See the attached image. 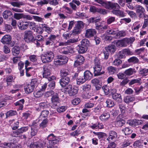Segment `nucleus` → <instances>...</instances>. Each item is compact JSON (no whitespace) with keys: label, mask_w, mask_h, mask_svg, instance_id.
<instances>
[{"label":"nucleus","mask_w":148,"mask_h":148,"mask_svg":"<svg viewBox=\"0 0 148 148\" xmlns=\"http://www.w3.org/2000/svg\"><path fill=\"white\" fill-rule=\"evenodd\" d=\"M94 76L100 75L104 74L105 72L101 71L102 68V64L101 62V60L99 58L96 57L94 60Z\"/></svg>","instance_id":"obj_1"},{"label":"nucleus","mask_w":148,"mask_h":148,"mask_svg":"<svg viewBox=\"0 0 148 148\" xmlns=\"http://www.w3.org/2000/svg\"><path fill=\"white\" fill-rule=\"evenodd\" d=\"M58 138L55 136L53 134L49 135L47 137L49 143L47 148H58L57 145L59 142Z\"/></svg>","instance_id":"obj_2"},{"label":"nucleus","mask_w":148,"mask_h":148,"mask_svg":"<svg viewBox=\"0 0 148 148\" xmlns=\"http://www.w3.org/2000/svg\"><path fill=\"white\" fill-rule=\"evenodd\" d=\"M58 138L55 136L53 134L49 135L47 137L49 143L47 148H58L57 145L59 142Z\"/></svg>","instance_id":"obj_3"},{"label":"nucleus","mask_w":148,"mask_h":148,"mask_svg":"<svg viewBox=\"0 0 148 148\" xmlns=\"http://www.w3.org/2000/svg\"><path fill=\"white\" fill-rule=\"evenodd\" d=\"M54 58V53L51 51H47L41 56V60L43 63L50 62Z\"/></svg>","instance_id":"obj_4"},{"label":"nucleus","mask_w":148,"mask_h":148,"mask_svg":"<svg viewBox=\"0 0 148 148\" xmlns=\"http://www.w3.org/2000/svg\"><path fill=\"white\" fill-rule=\"evenodd\" d=\"M112 3L115 4L114 7H110L109 9H107L108 10H112V12L113 14L119 16L120 17H124L125 15L124 12L119 10L120 7L119 4L116 3L112 2Z\"/></svg>","instance_id":"obj_5"},{"label":"nucleus","mask_w":148,"mask_h":148,"mask_svg":"<svg viewBox=\"0 0 148 148\" xmlns=\"http://www.w3.org/2000/svg\"><path fill=\"white\" fill-rule=\"evenodd\" d=\"M24 40L27 43L32 42L34 41V37L33 34V32L31 31H25L23 35Z\"/></svg>","instance_id":"obj_6"},{"label":"nucleus","mask_w":148,"mask_h":148,"mask_svg":"<svg viewBox=\"0 0 148 148\" xmlns=\"http://www.w3.org/2000/svg\"><path fill=\"white\" fill-rule=\"evenodd\" d=\"M11 40V36L9 35L6 34L2 37L0 41L3 44L8 45L12 47L14 45V43Z\"/></svg>","instance_id":"obj_7"},{"label":"nucleus","mask_w":148,"mask_h":148,"mask_svg":"<svg viewBox=\"0 0 148 148\" xmlns=\"http://www.w3.org/2000/svg\"><path fill=\"white\" fill-rule=\"evenodd\" d=\"M105 49L103 51V53L104 56V59L105 60H107L108 59L109 57V52L112 53H114L115 51L116 47L114 45H110L108 47H105Z\"/></svg>","instance_id":"obj_8"},{"label":"nucleus","mask_w":148,"mask_h":148,"mask_svg":"<svg viewBox=\"0 0 148 148\" xmlns=\"http://www.w3.org/2000/svg\"><path fill=\"white\" fill-rule=\"evenodd\" d=\"M94 1L101 5L106 9H109L110 7H113L115 4L112 3V2L110 1H107L103 0H94Z\"/></svg>","instance_id":"obj_9"},{"label":"nucleus","mask_w":148,"mask_h":148,"mask_svg":"<svg viewBox=\"0 0 148 148\" xmlns=\"http://www.w3.org/2000/svg\"><path fill=\"white\" fill-rule=\"evenodd\" d=\"M43 143L40 140H36V138L33 139V142L29 145V148H41L43 147Z\"/></svg>","instance_id":"obj_10"},{"label":"nucleus","mask_w":148,"mask_h":148,"mask_svg":"<svg viewBox=\"0 0 148 148\" xmlns=\"http://www.w3.org/2000/svg\"><path fill=\"white\" fill-rule=\"evenodd\" d=\"M68 62V58L66 56H59L57 60L54 61L55 64L57 65H62Z\"/></svg>","instance_id":"obj_11"},{"label":"nucleus","mask_w":148,"mask_h":148,"mask_svg":"<svg viewBox=\"0 0 148 148\" xmlns=\"http://www.w3.org/2000/svg\"><path fill=\"white\" fill-rule=\"evenodd\" d=\"M136 12L140 18H143L144 15L145 11V8L142 6L139 5H136L135 6Z\"/></svg>","instance_id":"obj_12"},{"label":"nucleus","mask_w":148,"mask_h":148,"mask_svg":"<svg viewBox=\"0 0 148 148\" xmlns=\"http://www.w3.org/2000/svg\"><path fill=\"white\" fill-rule=\"evenodd\" d=\"M75 58L76 60L74 62V66L75 67L82 64L84 60L83 56L80 55H76Z\"/></svg>","instance_id":"obj_13"},{"label":"nucleus","mask_w":148,"mask_h":148,"mask_svg":"<svg viewBox=\"0 0 148 148\" xmlns=\"http://www.w3.org/2000/svg\"><path fill=\"white\" fill-rule=\"evenodd\" d=\"M96 32L95 29L92 28L88 29L86 31L85 37L90 38L94 36L96 34Z\"/></svg>","instance_id":"obj_14"},{"label":"nucleus","mask_w":148,"mask_h":148,"mask_svg":"<svg viewBox=\"0 0 148 148\" xmlns=\"http://www.w3.org/2000/svg\"><path fill=\"white\" fill-rule=\"evenodd\" d=\"M65 88L68 89V93L70 96H74L76 94L78 90V87L76 86L72 87L71 86L70 87Z\"/></svg>","instance_id":"obj_15"},{"label":"nucleus","mask_w":148,"mask_h":148,"mask_svg":"<svg viewBox=\"0 0 148 148\" xmlns=\"http://www.w3.org/2000/svg\"><path fill=\"white\" fill-rule=\"evenodd\" d=\"M125 123V121L124 120L121 118L120 115L117 117L114 122L115 126L119 127H122Z\"/></svg>","instance_id":"obj_16"},{"label":"nucleus","mask_w":148,"mask_h":148,"mask_svg":"<svg viewBox=\"0 0 148 148\" xmlns=\"http://www.w3.org/2000/svg\"><path fill=\"white\" fill-rule=\"evenodd\" d=\"M42 77L43 78H47L50 75V70L46 66H44L43 67Z\"/></svg>","instance_id":"obj_17"},{"label":"nucleus","mask_w":148,"mask_h":148,"mask_svg":"<svg viewBox=\"0 0 148 148\" xmlns=\"http://www.w3.org/2000/svg\"><path fill=\"white\" fill-rule=\"evenodd\" d=\"M56 36L54 35H51L49 37L47 38L45 42L46 45H52L54 43V41L56 40Z\"/></svg>","instance_id":"obj_18"},{"label":"nucleus","mask_w":148,"mask_h":148,"mask_svg":"<svg viewBox=\"0 0 148 148\" xmlns=\"http://www.w3.org/2000/svg\"><path fill=\"white\" fill-rule=\"evenodd\" d=\"M70 81L69 77L61 78L60 80V83L62 87H65L67 85Z\"/></svg>","instance_id":"obj_19"},{"label":"nucleus","mask_w":148,"mask_h":148,"mask_svg":"<svg viewBox=\"0 0 148 148\" xmlns=\"http://www.w3.org/2000/svg\"><path fill=\"white\" fill-rule=\"evenodd\" d=\"M3 16L5 19H12L13 16L11 11L9 10H6L3 12Z\"/></svg>","instance_id":"obj_20"},{"label":"nucleus","mask_w":148,"mask_h":148,"mask_svg":"<svg viewBox=\"0 0 148 148\" xmlns=\"http://www.w3.org/2000/svg\"><path fill=\"white\" fill-rule=\"evenodd\" d=\"M114 42V43L116 44L117 47H125L127 46L125 38L122 40L115 41Z\"/></svg>","instance_id":"obj_21"},{"label":"nucleus","mask_w":148,"mask_h":148,"mask_svg":"<svg viewBox=\"0 0 148 148\" xmlns=\"http://www.w3.org/2000/svg\"><path fill=\"white\" fill-rule=\"evenodd\" d=\"M18 25L20 29L24 30L27 28L28 23L27 22H19L18 23Z\"/></svg>","instance_id":"obj_22"},{"label":"nucleus","mask_w":148,"mask_h":148,"mask_svg":"<svg viewBox=\"0 0 148 148\" xmlns=\"http://www.w3.org/2000/svg\"><path fill=\"white\" fill-rule=\"evenodd\" d=\"M110 117V114L107 111L104 112L99 117L100 119L102 121H106Z\"/></svg>","instance_id":"obj_23"},{"label":"nucleus","mask_w":148,"mask_h":148,"mask_svg":"<svg viewBox=\"0 0 148 148\" xmlns=\"http://www.w3.org/2000/svg\"><path fill=\"white\" fill-rule=\"evenodd\" d=\"M77 50L79 53H83L86 52L88 48L86 47L82 46L81 44L78 45L77 47Z\"/></svg>","instance_id":"obj_24"},{"label":"nucleus","mask_w":148,"mask_h":148,"mask_svg":"<svg viewBox=\"0 0 148 148\" xmlns=\"http://www.w3.org/2000/svg\"><path fill=\"white\" fill-rule=\"evenodd\" d=\"M34 88L30 84H27L25 86L24 89L26 93H29L32 92L34 90Z\"/></svg>","instance_id":"obj_25"},{"label":"nucleus","mask_w":148,"mask_h":148,"mask_svg":"<svg viewBox=\"0 0 148 148\" xmlns=\"http://www.w3.org/2000/svg\"><path fill=\"white\" fill-rule=\"evenodd\" d=\"M93 74L89 71L86 70L84 73V77L87 80H90L92 77Z\"/></svg>","instance_id":"obj_26"},{"label":"nucleus","mask_w":148,"mask_h":148,"mask_svg":"<svg viewBox=\"0 0 148 148\" xmlns=\"http://www.w3.org/2000/svg\"><path fill=\"white\" fill-rule=\"evenodd\" d=\"M20 48L18 46L16 45L14 46L12 49V52L13 56H17L20 53Z\"/></svg>","instance_id":"obj_27"},{"label":"nucleus","mask_w":148,"mask_h":148,"mask_svg":"<svg viewBox=\"0 0 148 148\" xmlns=\"http://www.w3.org/2000/svg\"><path fill=\"white\" fill-rule=\"evenodd\" d=\"M112 96V98L113 99L118 102V103L121 102V96L120 94L116 93Z\"/></svg>","instance_id":"obj_28"},{"label":"nucleus","mask_w":148,"mask_h":148,"mask_svg":"<svg viewBox=\"0 0 148 148\" xmlns=\"http://www.w3.org/2000/svg\"><path fill=\"white\" fill-rule=\"evenodd\" d=\"M136 72V71L135 70V69L130 68L125 71L124 73L126 75L130 76L135 73Z\"/></svg>","instance_id":"obj_29"},{"label":"nucleus","mask_w":148,"mask_h":148,"mask_svg":"<svg viewBox=\"0 0 148 148\" xmlns=\"http://www.w3.org/2000/svg\"><path fill=\"white\" fill-rule=\"evenodd\" d=\"M135 99V97L133 96H127L124 97V101L126 103H129L134 101Z\"/></svg>","instance_id":"obj_30"},{"label":"nucleus","mask_w":148,"mask_h":148,"mask_svg":"<svg viewBox=\"0 0 148 148\" xmlns=\"http://www.w3.org/2000/svg\"><path fill=\"white\" fill-rule=\"evenodd\" d=\"M127 61L129 63L133 64L138 63L139 62L138 59L135 56H133L130 58L128 59Z\"/></svg>","instance_id":"obj_31"},{"label":"nucleus","mask_w":148,"mask_h":148,"mask_svg":"<svg viewBox=\"0 0 148 148\" xmlns=\"http://www.w3.org/2000/svg\"><path fill=\"white\" fill-rule=\"evenodd\" d=\"M70 72L68 70H62L60 72V76L61 78L69 77L68 76L69 75Z\"/></svg>","instance_id":"obj_32"},{"label":"nucleus","mask_w":148,"mask_h":148,"mask_svg":"<svg viewBox=\"0 0 148 148\" xmlns=\"http://www.w3.org/2000/svg\"><path fill=\"white\" fill-rule=\"evenodd\" d=\"M107 70L108 73L111 74H113L117 72V69L112 66L108 67Z\"/></svg>","instance_id":"obj_33"},{"label":"nucleus","mask_w":148,"mask_h":148,"mask_svg":"<svg viewBox=\"0 0 148 148\" xmlns=\"http://www.w3.org/2000/svg\"><path fill=\"white\" fill-rule=\"evenodd\" d=\"M142 123L141 121L139 120H134L131 121L129 123L130 125L132 126H135Z\"/></svg>","instance_id":"obj_34"},{"label":"nucleus","mask_w":148,"mask_h":148,"mask_svg":"<svg viewBox=\"0 0 148 148\" xmlns=\"http://www.w3.org/2000/svg\"><path fill=\"white\" fill-rule=\"evenodd\" d=\"M17 114L16 111L15 110H10L8 111L6 113V118L10 116H13Z\"/></svg>","instance_id":"obj_35"},{"label":"nucleus","mask_w":148,"mask_h":148,"mask_svg":"<svg viewBox=\"0 0 148 148\" xmlns=\"http://www.w3.org/2000/svg\"><path fill=\"white\" fill-rule=\"evenodd\" d=\"M87 80L85 77L80 76L77 79V83L78 85H80L84 83Z\"/></svg>","instance_id":"obj_36"},{"label":"nucleus","mask_w":148,"mask_h":148,"mask_svg":"<svg viewBox=\"0 0 148 148\" xmlns=\"http://www.w3.org/2000/svg\"><path fill=\"white\" fill-rule=\"evenodd\" d=\"M81 44L83 46L86 47L88 48L90 44L89 40L87 39L84 38L82 40L81 42Z\"/></svg>","instance_id":"obj_37"},{"label":"nucleus","mask_w":148,"mask_h":148,"mask_svg":"<svg viewBox=\"0 0 148 148\" xmlns=\"http://www.w3.org/2000/svg\"><path fill=\"white\" fill-rule=\"evenodd\" d=\"M10 4L13 6L16 7L18 8L20 7L21 5H24L25 4L22 1L11 2Z\"/></svg>","instance_id":"obj_38"},{"label":"nucleus","mask_w":148,"mask_h":148,"mask_svg":"<svg viewBox=\"0 0 148 148\" xmlns=\"http://www.w3.org/2000/svg\"><path fill=\"white\" fill-rule=\"evenodd\" d=\"M48 122V120L47 119H44L40 124V127L43 128L47 126V123Z\"/></svg>","instance_id":"obj_39"},{"label":"nucleus","mask_w":148,"mask_h":148,"mask_svg":"<svg viewBox=\"0 0 148 148\" xmlns=\"http://www.w3.org/2000/svg\"><path fill=\"white\" fill-rule=\"evenodd\" d=\"M107 104L106 106L108 107H112L115 105L114 102L112 100L109 99H107L106 101Z\"/></svg>","instance_id":"obj_40"},{"label":"nucleus","mask_w":148,"mask_h":148,"mask_svg":"<svg viewBox=\"0 0 148 148\" xmlns=\"http://www.w3.org/2000/svg\"><path fill=\"white\" fill-rule=\"evenodd\" d=\"M43 94V91L38 90V91H35L34 92V95L36 98H38L41 97Z\"/></svg>","instance_id":"obj_41"},{"label":"nucleus","mask_w":148,"mask_h":148,"mask_svg":"<svg viewBox=\"0 0 148 148\" xmlns=\"http://www.w3.org/2000/svg\"><path fill=\"white\" fill-rule=\"evenodd\" d=\"M122 61L120 59L117 58L115 59L112 62L113 65L118 66L122 63Z\"/></svg>","instance_id":"obj_42"},{"label":"nucleus","mask_w":148,"mask_h":148,"mask_svg":"<svg viewBox=\"0 0 148 148\" xmlns=\"http://www.w3.org/2000/svg\"><path fill=\"white\" fill-rule=\"evenodd\" d=\"M125 54L124 50L123 49L121 51H119L118 53L117 56L118 59H122L125 58Z\"/></svg>","instance_id":"obj_43"},{"label":"nucleus","mask_w":148,"mask_h":148,"mask_svg":"<svg viewBox=\"0 0 148 148\" xmlns=\"http://www.w3.org/2000/svg\"><path fill=\"white\" fill-rule=\"evenodd\" d=\"M125 39L127 45V44L129 45L132 43L135 40L134 38V37H131L129 38H125Z\"/></svg>","instance_id":"obj_44"},{"label":"nucleus","mask_w":148,"mask_h":148,"mask_svg":"<svg viewBox=\"0 0 148 148\" xmlns=\"http://www.w3.org/2000/svg\"><path fill=\"white\" fill-rule=\"evenodd\" d=\"M88 22L89 23H96L99 21V19H97L96 17H91L87 19Z\"/></svg>","instance_id":"obj_45"},{"label":"nucleus","mask_w":148,"mask_h":148,"mask_svg":"<svg viewBox=\"0 0 148 148\" xmlns=\"http://www.w3.org/2000/svg\"><path fill=\"white\" fill-rule=\"evenodd\" d=\"M122 131L124 132L125 135L130 134L133 132V131L132 129L127 127L123 129H122Z\"/></svg>","instance_id":"obj_46"},{"label":"nucleus","mask_w":148,"mask_h":148,"mask_svg":"<svg viewBox=\"0 0 148 148\" xmlns=\"http://www.w3.org/2000/svg\"><path fill=\"white\" fill-rule=\"evenodd\" d=\"M91 88V85L89 84H85L82 86V89L83 91H89Z\"/></svg>","instance_id":"obj_47"},{"label":"nucleus","mask_w":148,"mask_h":148,"mask_svg":"<svg viewBox=\"0 0 148 148\" xmlns=\"http://www.w3.org/2000/svg\"><path fill=\"white\" fill-rule=\"evenodd\" d=\"M141 79L140 78L138 79H134L131 80L129 83L130 86L135 83H140Z\"/></svg>","instance_id":"obj_48"},{"label":"nucleus","mask_w":148,"mask_h":148,"mask_svg":"<svg viewBox=\"0 0 148 148\" xmlns=\"http://www.w3.org/2000/svg\"><path fill=\"white\" fill-rule=\"evenodd\" d=\"M76 26L82 30L84 27V23L82 21H78L77 22Z\"/></svg>","instance_id":"obj_49"},{"label":"nucleus","mask_w":148,"mask_h":148,"mask_svg":"<svg viewBox=\"0 0 148 148\" xmlns=\"http://www.w3.org/2000/svg\"><path fill=\"white\" fill-rule=\"evenodd\" d=\"M131 143V140H126L123 142L122 145V146L123 147H126L130 145Z\"/></svg>","instance_id":"obj_50"},{"label":"nucleus","mask_w":148,"mask_h":148,"mask_svg":"<svg viewBox=\"0 0 148 148\" xmlns=\"http://www.w3.org/2000/svg\"><path fill=\"white\" fill-rule=\"evenodd\" d=\"M128 14L132 18H135L136 16V13L132 11H126Z\"/></svg>","instance_id":"obj_51"},{"label":"nucleus","mask_w":148,"mask_h":148,"mask_svg":"<svg viewBox=\"0 0 148 148\" xmlns=\"http://www.w3.org/2000/svg\"><path fill=\"white\" fill-rule=\"evenodd\" d=\"M23 13H14L13 16H14V18L17 20H19L22 18H23Z\"/></svg>","instance_id":"obj_52"},{"label":"nucleus","mask_w":148,"mask_h":148,"mask_svg":"<svg viewBox=\"0 0 148 148\" xmlns=\"http://www.w3.org/2000/svg\"><path fill=\"white\" fill-rule=\"evenodd\" d=\"M59 99L58 95L57 93H56L52 96L51 101L53 102L58 101Z\"/></svg>","instance_id":"obj_53"},{"label":"nucleus","mask_w":148,"mask_h":148,"mask_svg":"<svg viewBox=\"0 0 148 148\" xmlns=\"http://www.w3.org/2000/svg\"><path fill=\"white\" fill-rule=\"evenodd\" d=\"M55 85V82L54 81H52L49 82L48 84V87L50 89H53L54 88Z\"/></svg>","instance_id":"obj_54"},{"label":"nucleus","mask_w":148,"mask_h":148,"mask_svg":"<svg viewBox=\"0 0 148 148\" xmlns=\"http://www.w3.org/2000/svg\"><path fill=\"white\" fill-rule=\"evenodd\" d=\"M59 105V103L58 101L52 102V103L51 104V108H58V107Z\"/></svg>","instance_id":"obj_55"},{"label":"nucleus","mask_w":148,"mask_h":148,"mask_svg":"<svg viewBox=\"0 0 148 148\" xmlns=\"http://www.w3.org/2000/svg\"><path fill=\"white\" fill-rule=\"evenodd\" d=\"M98 13L100 14L105 15L107 14V11L104 9L99 8Z\"/></svg>","instance_id":"obj_56"},{"label":"nucleus","mask_w":148,"mask_h":148,"mask_svg":"<svg viewBox=\"0 0 148 148\" xmlns=\"http://www.w3.org/2000/svg\"><path fill=\"white\" fill-rule=\"evenodd\" d=\"M142 142L140 140H138L135 141L133 144V146L134 147H138L141 146Z\"/></svg>","instance_id":"obj_57"},{"label":"nucleus","mask_w":148,"mask_h":148,"mask_svg":"<svg viewBox=\"0 0 148 148\" xmlns=\"http://www.w3.org/2000/svg\"><path fill=\"white\" fill-rule=\"evenodd\" d=\"M98 9L99 8L94 6H91L90 7V12L93 13L98 12Z\"/></svg>","instance_id":"obj_58"},{"label":"nucleus","mask_w":148,"mask_h":148,"mask_svg":"<svg viewBox=\"0 0 148 148\" xmlns=\"http://www.w3.org/2000/svg\"><path fill=\"white\" fill-rule=\"evenodd\" d=\"M32 69L31 67H28V68L25 69L26 74L27 76L30 77L31 76V73L32 71Z\"/></svg>","instance_id":"obj_59"},{"label":"nucleus","mask_w":148,"mask_h":148,"mask_svg":"<svg viewBox=\"0 0 148 148\" xmlns=\"http://www.w3.org/2000/svg\"><path fill=\"white\" fill-rule=\"evenodd\" d=\"M80 102V100L79 98H75L72 101V103L73 105H77Z\"/></svg>","instance_id":"obj_60"},{"label":"nucleus","mask_w":148,"mask_h":148,"mask_svg":"<svg viewBox=\"0 0 148 148\" xmlns=\"http://www.w3.org/2000/svg\"><path fill=\"white\" fill-rule=\"evenodd\" d=\"M37 80L35 79H32V80L30 84L35 88V87L37 86Z\"/></svg>","instance_id":"obj_61"},{"label":"nucleus","mask_w":148,"mask_h":148,"mask_svg":"<svg viewBox=\"0 0 148 148\" xmlns=\"http://www.w3.org/2000/svg\"><path fill=\"white\" fill-rule=\"evenodd\" d=\"M14 133L15 134V135L16 137H21L22 136L21 132L18 129L14 131Z\"/></svg>","instance_id":"obj_62"},{"label":"nucleus","mask_w":148,"mask_h":148,"mask_svg":"<svg viewBox=\"0 0 148 148\" xmlns=\"http://www.w3.org/2000/svg\"><path fill=\"white\" fill-rule=\"evenodd\" d=\"M115 18L114 17L111 16L108 18L107 20L108 24H110L112 22L115 21Z\"/></svg>","instance_id":"obj_63"},{"label":"nucleus","mask_w":148,"mask_h":148,"mask_svg":"<svg viewBox=\"0 0 148 148\" xmlns=\"http://www.w3.org/2000/svg\"><path fill=\"white\" fill-rule=\"evenodd\" d=\"M49 114V112L48 110H44L42 112L40 116L43 117H45L47 116Z\"/></svg>","instance_id":"obj_64"}]
</instances>
